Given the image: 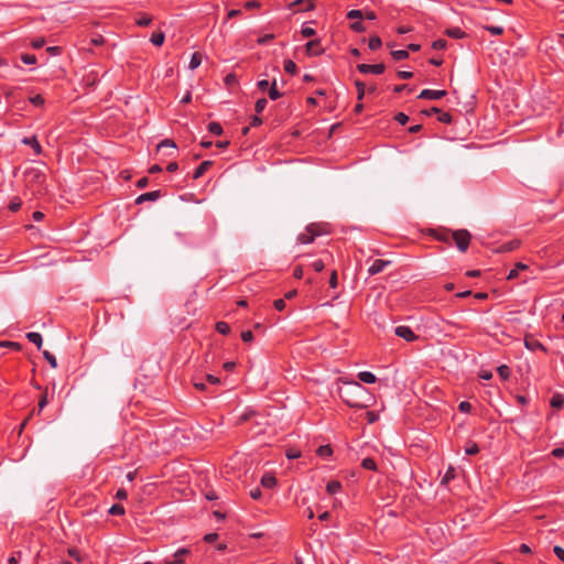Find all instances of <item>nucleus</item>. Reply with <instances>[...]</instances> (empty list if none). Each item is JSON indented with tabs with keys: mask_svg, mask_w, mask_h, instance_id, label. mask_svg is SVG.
<instances>
[{
	"mask_svg": "<svg viewBox=\"0 0 564 564\" xmlns=\"http://www.w3.org/2000/svg\"><path fill=\"white\" fill-rule=\"evenodd\" d=\"M527 269H528V265H527V264H524V263H522V262H518V263L516 264V267H514L512 270H510V272H509V274H508L507 279H508V280H513V279H516V278L518 276L519 271H521V270H527Z\"/></svg>",
	"mask_w": 564,
	"mask_h": 564,
	"instance_id": "nucleus-24",
	"label": "nucleus"
},
{
	"mask_svg": "<svg viewBox=\"0 0 564 564\" xmlns=\"http://www.w3.org/2000/svg\"><path fill=\"white\" fill-rule=\"evenodd\" d=\"M394 334L406 341H414L417 338V336L414 334L411 327L405 325H400L395 327Z\"/></svg>",
	"mask_w": 564,
	"mask_h": 564,
	"instance_id": "nucleus-6",
	"label": "nucleus"
},
{
	"mask_svg": "<svg viewBox=\"0 0 564 564\" xmlns=\"http://www.w3.org/2000/svg\"><path fill=\"white\" fill-rule=\"evenodd\" d=\"M301 33L304 37H311V36L315 35V30L311 26L304 25L301 30Z\"/></svg>",
	"mask_w": 564,
	"mask_h": 564,
	"instance_id": "nucleus-49",
	"label": "nucleus"
},
{
	"mask_svg": "<svg viewBox=\"0 0 564 564\" xmlns=\"http://www.w3.org/2000/svg\"><path fill=\"white\" fill-rule=\"evenodd\" d=\"M257 85H258V88L262 91L267 90L271 86L269 80H267V79L259 80Z\"/></svg>",
	"mask_w": 564,
	"mask_h": 564,
	"instance_id": "nucleus-63",
	"label": "nucleus"
},
{
	"mask_svg": "<svg viewBox=\"0 0 564 564\" xmlns=\"http://www.w3.org/2000/svg\"><path fill=\"white\" fill-rule=\"evenodd\" d=\"M524 346L529 349V350H543L545 351V347L536 339L530 337V338H525L524 340Z\"/></svg>",
	"mask_w": 564,
	"mask_h": 564,
	"instance_id": "nucleus-15",
	"label": "nucleus"
},
{
	"mask_svg": "<svg viewBox=\"0 0 564 564\" xmlns=\"http://www.w3.org/2000/svg\"><path fill=\"white\" fill-rule=\"evenodd\" d=\"M446 34L453 39H462L465 36V32L459 28L447 29Z\"/></svg>",
	"mask_w": 564,
	"mask_h": 564,
	"instance_id": "nucleus-28",
	"label": "nucleus"
},
{
	"mask_svg": "<svg viewBox=\"0 0 564 564\" xmlns=\"http://www.w3.org/2000/svg\"><path fill=\"white\" fill-rule=\"evenodd\" d=\"M165 149H169L170 152L166 153L167 156H171L175 153V150H176V144L173 140L171 139H165L163 141H161L158 145H156V151L158 152H164Z\"/></svg>",
	"mask_w": 564,
	"mask_h": 564,
	"instance_id": "nucleus-10",
	"label": "nucleus"
},
{
	"mask_svg": "<svg viewBox=\"0 0 564 564\" xmlns=\"http://www.w3.org/2000/svg\"><path fill=\"white\" fill-rule=\"evenodd\" d=\"M454 477H455V469H454V467L449 466L448 469L446 470L445 475L443 476L441 484L446 485Z\"/></svg>",
	"mask_w": 564,
	"mask_h": 564,
	"instance_id": "nucleus-37",
	"label": "nucleus"
},
{
	"mask_svg": "<svg viewBox=\"0 0 564 564\" xmlns=\"http://www.w3.org/2000/svg\"><path fill=\"white\" fill-rule=\"evenodd\" d=\"M273 306L276 311H283L285 308L284 299H278L273 302Z\"/></svg>",
	"mask_w": 564,
	"mask_h": 564,
	"instance_id": "nucleus-58",
	"label": "nucleus"
},
{
	"mask_svg": "<svg viewBox=\"0 0 564 564\" xmlns=\"http://www.w3.org/2000/svg\"><path fill=\"white\" fill-rule=\"evenodd\" d=\"M518 247H519V241H517V240H511V241L503 242L502 245H500V246L496 249V252H498V253L511 252V251H513L514 249H517Z\"/></svg>",
	"mask_w": 564,
	"mask_h": 564,
	"instance_id": "nucleus-13",
	"label": "nucleus"
},
{
	"mask_svg": "<svg viewBox=\"0 0 564 564\" xmlns=\"http://www.w3.org/2000/svg\"><path fill=\"white\" fill-rule=\"evenodd\" d=\"M553 552L558 557V560L564 562V549L561 546H554Z\"/></svg>",
	"mask_w": 564,
	"mask_h": 564,
	"instance_id": "nucleus-62",
	"label": "nucleus"
},
{
	"mask_svg": "<svg viewBox=\"0 0 564 564\" xmlns=\"http://www.w3.org/2000/svg\"><path fill=\"white\" fill-rule=\"evenodd\" d=\"M358 379L364 382V383H368V384H371V383H375L377 378L376 376L370 372V371H361L358 373Z\"/></svg>",
	"mask_w": 564,
	"mask_h": 564,
	"instance_id": "nucleus-17",
	"label": "nucleus"
},
{
	"mask_svg": "<svg viewBox=\"0 0 564 564\" xmlns=\"http://www.w3.org/2000/svg\"><path fill=\"white\" fill-rule=\"evenodd\" d=\"M152 22V17L147 13H140L135 19V24L139 26H148Z\"/></svg>",
	"mask_w": 564,
	"mask_h": 564,
	"instance_id": "nucleus-21",
	"label": "nucleus"
},
{
	"mask_svg": "<svg viewBox=\"0 0 564 564\" xmlns=\"http://www.w3.org/2000/svg\"><path fill=\"white\" fill-rule=\"evenodd\" d=\"M337 272L334 270L330 274V278H329V286L335 289L337 288Z\"/></svg>",
	"mask_w": 564,
	"mask_h": 564,
	"instance_id": "nucleus-61",
	"label": "nucleus"
},
{
	"mask_svg": "<svg viewBox=\"0 0 564 564\" xmlns=\"http://www.w3.org/2000/svg\"><path fill=\"white\" fill-rule=\"evenodd\" d=\"M241 339L245 341V343H250L252 341L253 339V334L251 330H245L241 333Z\"/></svg>",
	"mask_w": 564,
	"mask_h": 564,
	"instance_id": "nucleus-59",
	"label": "nucleus"
},
{
	"mask_svg": "<svg viewBox=\"0 0 564 564\" xmlns=\"http://www.w3.org/2000/svg\"><path fill=\"white\" fill-rule=\"evenodd\" d=\"M347 18L350 20H355V19L361 20L364 18V12L361 10L354 9L347 13Z\"/></svg>",
	"mask_w": 564,
	"mask_h": 564,
	"instance_id": "nucleus-40",
	"label": "nucleus"
},
{
	"mask_svg": "<svg viewBox=\"0 0 564 564\" xmlns=\"http://www.w3.org/2000/svg\"><path fill=\"white\" fill-rule=\"evenodd\" d=\"M395 120H397L400 124L404 126V124L409 121V117H408L404 112H398V113L395 115Z\"/></svg>",
	"mask_w": 564,
	"mask_h": 564,
	"instance_id": "nucleus-51",
	"label": "nucleus"
},
{
	"mask_svg": "<svg viewBox=\"0 0 564 564\" xmlns=\"http://www.w3.org/2000/svg\"><path fill=\"white\" fill-rule=\"evenodd\" d=\"M390 264H391L390 260L377 259L369 267L368 273H369V275L378 274V273L382 272Z\"/></svg>",
	"mask_w": 564,
	"mask_h": 564,
	"instance_id": "nucleus-7",
	"label": "nucleus"
},
{
	"mask_svg": "<svg viewBox=\"0 0 564 564\" xmlns=\"http://www.w3.org/2000/svg\"><path fill=\"white\" fill-rule=\"evenodd\" d=\"M337 393L350 408H367L371 401L369 391L355 380H339Z\"/></svg>",
	"mask_w": 564,
	"mask_h": 564,
	"instance_id": "nucleus-1",
	"label": "nucleus"
},
{
	"mask_svg": "<svg viewBox=\"0 0 564 564\" xmlns=\"http://www.w3.org/2000/svg\"><path fill=\"white\" fill-rule=\"evenodd\" d=\"M362 466H364V468L369 469V470L377 469L376 460H362Z\"/></svg>",
	"mask_w": 564,
	"mask_h": 564,
	"instance_id": "nucleus-60",
	"label": "nucleus"
},
{
	"mask_svg": "<svg viewBox=\"0 0 564 564\" xmlns=\"http://www.w3.org/2000/svg\"><path fill=\"white\" fill-rule=\"evenodd\" d=\"M26 338L30 343L36 345L37 348H41L43 339H42V335L40 333L30 332L26 334Z\"/></svg>",
	"mask_w": 564,
	"mask_h": 564,
	"instance_id": "nucleus-19",
	"label": "nucleus"
},
{
	"mask_svg": "<svg viewBox=\"0 0 564 564\" xmlns=\"http://www.w3.org/2000/svg\"><path fill=\"white\" fill-rule=\"evenodd\" d=\"M276 484V479L271 474H265L261 478V485L265 488H273Z\"/></svg>",
	"mask_w": 564,
	"mask_h": 564,
	"instance_id": "nucleus-20",
	"label": "nucleus"
},
{
	"mask_svg": "<svg viewBox=\"0 0 564 564\" xmlns=\"http://www.w3.org/2000/svg\"><path fill=\"white\" fill-rule=\"evenodd\" d=\"M426 116H432L435 113L437 116V120L443 123H451L452 122V115L449 112L443 111L442 109L437 107H432L429 110L423 111Z\"/></svg>",
	"mask_w": 564,
	"mask_h": 564,
	"instance_id": "nucleus-5",
	"label": "nucleus"
},
{
	"mask_svg": "<svg viewBox=\"0 0 564 564\" xmlns=\"http://www.w3.org/2000/svg\"><path fill=\"white\" fill-rule=\"evenodd\" d=\"M315 454L319 457H327L333 455V448L329 445H319L315 449Z\"/></svg>",
	"mask_w": 564,
	"mask_h": 564,
	"instance_id": "nucleus-23",
	"label": "nucleus"
},
{
	"mask_svg": "<svg viewBox=\"0 0 564 564\" xmlns=\"http://www.w3.org/2000/svg\"><path fill=\"white\" fill-rule=\"evenodd\" d=\"M200 64H202L200 53H198V52L193 53L191 56L189 65H188L189 69L193 70V69L197 68Z\"/></svg>",
	"mask_w": 564,
	"mask_h": 564,
	"instance_id": "nucleus-25",
	"label": "nucleus"
},
{
	"mask_svg": "<svg viewBox=\"0 0 564 564\" xmlns=\"http://www.w3.org/2000/svg\"><path fill=\"white\" fill-rule=\"evenodd\" d=\"M341 488V485L339 481H336V480H333V481H329L326 486V490L329 495H334L336 492H338Z\"/></svg>",
	"mask_w": 564,
	"mask_h": 564,
	"instance_id": "nucleus-31",
	"label": "nucleus"
},
{
	"mask_svg": "<svg viewBox=\"0 0 564 564\" xmlns=\"http://www.w3.org/2000/svg\"><path fill=\"white\" fill-rule=\"evenodd\" d=\"M471 236L466 229H458L452 232V240L455 241L457 249L465 252L470 243Z\"/></svg>",
	"mask_w": 564,
	"mask_h": 564,
	"instance_id": "nucleus-3",
	"label": "nucleus"
},
{
	"mask_svg": "<svg viewBox=\"0 0 564 564\" xmlns=\"http://www.w3.org/2000/svg\"><path fill=\"white\" fill-rule=\"evenodd\" d=\"M109 512L115 516H121L124 513V508L121 505H113Z\"/></svg>",
	"mask_w": 564,
	"mask_h": 564,
	"instance_id": "nucleus-45",
	"label": "nucleus"
},
{
	"mask_svg": "<svg viewBox=\"0 0 564 564\" xmlns=\"http://www.w3.org/2000/svg\"><path fill=\"white\" fill-rule=\"evenodd\" d=\"M282 96V94L276 88V82L273 80V83L271 84L270 88H269V98L271 100H276L279 99L280 97Z\"/></svg>",
	"mask_w": 564,
	"mask_h": 564,
	"instance_id": "nucleus-30",
	"label": "nucleus"
},
{
	"mask_svg": "<svg viewBox=\"0 0 564 564\" xmlns=\"http://www.w3.org/2000/svg\"><path fill=\"white\" fill-rule=\"evenodd\" d=\"M355 86L357 88V99L360 101L365 97L366 85L360 80H356Z\"/></svg>",
	"mask_w": 564,
	"mask_h": 564,
	"instance_id": "nucleus-34",
	"label": "nucleus"
},
{
	"mask_svg": "<svg viewBox=\"0 0 564 564\" xmlns=\"http://www.w3.org/2000/svg\"><path fill=\"white\" fill-rule=\"evenodd\" d=\"M311 265L316 272H321L325 268V263L321 259L313 261Z\"/></svg>",
	"mask_w": 564,
	"mask_h": 564,
	"instance_id": "nucleus-48",
	"label": "nucleus"
},
{
	"mask_svg": "<svg viewBox=\"0 0 564 564\" xmlns=\"http://www.w3.org/2000/svg\"><path fill=\"white\" fill-rule=\"evenodd\" d=\"M30 101L34 106H42L44 104V98L41 95H35V96L30 98Z\"/></svg>",
	"mask_w": 564,
	"mask_h": 564,
	"instance_id": "nucleus-57",
	"label": "nucleus"
},
{
	"mask_svg": "<svg viewBox=\"0 0 564 564\" xmlns=\"http://www.w3.org/2000/svg\"><path fill=\"white\" fill-rule=\"evenodd\" d=\"M497 372L502 380H508L510 378L511 371L507 365H501L497 368Z\"/></svg>",
	"mask_w": 564,
	"mask_h": 564,
	"instance_id": "nucleus-27",
	"label": "nucleus"
},
{
	"mask_svg": "<svg viewBox=\"0 0 564 564\" xmlns=\"http://www.w3.org/2000/svg\"><path fill=\"white\" fill-rule=\"evenodd\" d=\"M446 90L423 89L420 93L419 98L435 100L443 98L444 96H446Z\"/></svg>",
	"mask_w": 564,
	"mask_h": 564,
	"instance_id": "nucleus-8",
	"label": "nucleus"
},
{
	"mask_svg": "<svg viewBox=\"0 0 564 564\" xmlns=\"http://www.w3.org/2000/svg\"><path fill=\"white\" fill-rule=\"evenodd\" d=\"M308 55H319L323 53L321 43L318 40L308 41L305 45Z\"/></svg>",
	"mask_w": 564,
	"mask_h": 564,
	"instance_id": "nucleus-11",
	"label": "nucleus"
},
{
	"mask_svg": "<svg viewBox=\"0 0 564 564\" xmlns=\"http://www.w3.org/2000/svg\"><path fill=\"white\" fill-rule=\"evenodd\" d=\"M207 128L208 131L215 135H220L223 133V127L216 121L209 122Z\"/></svg>",
	"mask_w": 564,
	"mask_h": 564,
	"instance_id": "nucleus-29",
	"label": "nucleus"
},
{
	"mask_svg": "<svg viewBox=\"0 0 564 564\" xmlns=\"http://www.w3.org/2000/svg\"><path fill=\"white\" fill-rule=\"evenodd\" d=\"M28 176L30 177H33L34 180H36L39 183L43 182L44 181V175H42L39 171L36 170H31L28 172Z\"/></svg>",
	"mask_w": 564,
	"mask_h": 564,
	"instance_id": "nucleus-46",
	"label": "nucleus"
},
{
	"mask_svg": "<svg viewBox=\"0 0 564 564\" xmlns=\"http://www.w3.org/2000/svg\"><path fill=\"white\" fill-rule=\"evenodd\" d=\"M22 142H23L24 144L30 145V147L33 149V151H34V153H35L36 155L41 154V152H42V148H41V144L39 143V141H37V139H36L35 137L24 138V139L22 140Z\"/></svg>",
	"mask_w": 564,
	"mask_h": 564,
	"instance_id": "nucleus-16",
	"label": "nucleus"
},
{
	"mask_svg": "<svg viewBox=\"0 0 564 564\" xmlns=\"http://www.w3.org/2000/svg\"><path fill=\"white\" fill-rule=\"evenodd\" d=\"M324 234H327L325 225L311 224L306 227L305 232L297 236V241L302 245L312 243L316 237Z\"/></svg>",
	"mask_w": 564,
	"mask_h": 564,
	"instance_id": "nucleus-2",
	"label": "nucleus"
},
{
	"mask_svg": "<svg viewBox=\"0 0 564 564\" xmlns=\"http://www.w3.org/2000/svg\"><path fill=\"white\" fill-rule=\"evenodd\" d=\"M552 455L554 457H563L564 456V446L556 447L552 451Z\"/></svg>",
	"mask_w": 564,
	"mask_h": 564,
	"instance_id": "nucleus-64",
	"label": "nucleus"
},
{
	"mask_svg": "<svg viewBox=\"0 0 564 564\" xmlns=\"http://www.w3.org/2000/svg\"><path fill=\"white\" fill-rule=\"evenodd\" d=\"M213 165L212 161H203L194 171L193 177L195 180L202 177L204 173Z\"/></svg>",
	"mask_w": 564,
	"mask_h": 564,
	"instance_id": "nucleus-14",
	"label": "nucleus"
},
{
	"mask_svg": "<svg viewBox=\"0 0 564 564\" xmlns=\"http://www.w3.org/2000/svg\"><path fill=\"white\" fill-rule=\"evenodd\" d=\"M267 99L265 98H260L256 101V105H254V110L257 113H261L265 106H267Z\"/></svg>",
	"mask_w": 564,
	"mask_h": 564,
	"instance_id": "nucleus-41",
	"label": "nucleus"
},
{
	"mask_svg": "<svg viewBox=\"0 0 564 564\" xmlns=\"http://www.w3.org/2000/svg\"><path fill=\"white\" fill-rule=\"evenodd\" d=\"M160 196H161L160 191L148 192V193H144V194H141L140 196H138L135 199V203L141 204L145 200L154 202V200L159 199Z\"/></svg>",
	"mask_w": 564,
	"mask_h": 564,
	"instance_id": "nucleus-12",
	"label": "nucleus"
},
{
	"mask_svg": "<svg viewBox=\"0 0 564 564\" xmlns=\"http://www.w3.org/2000/svg\"><path fill=\"white\" fill-rule=\"evenodd\" d=\"M165 35L163 32H154L150 37V42L155 46H161L164 43Z\"/></svg>",
	"mask_w": 564,
	"mask_h": 564,
	"instance_id": "nucleus-22",
	"label": "nucleus"
},
{
	"mask_svg": "<svg viewBox=\"0 0 564 564\" xmlns=\"http://www.w3.org/2000/svg\"><path fill=\"white\" fill-rule=\"evenodd\" d=\"M21 61L24 64L33 65V64L36 63V57H35V55H31V54H22L21 55Z\"/></svg>",
	"mask_w": 564,
	"mask_h": 564,
	"instance_id": "nucleus-42",
	"label": "nucleus"
},
{
	"mask_svg": "<svg viewBox=\"0 0 564 564\" xmlns=\"http://www.w3.org/2000/svg\"><path fill=\"white\" fill-rule=\"evenodd\" d=\"M189 552L191 551L187 547L180 549L174 553L173 560H165L164 563L165 564H184V556L189 554Z\"/></svg>",
	"mask_w": 564,
	"mask_h": 564,
	"instance_id": "nucleus-9",
	"label": "nucleus"
},
{
	"mask_svg": "<svg viewBox=\"0 0 564 564\" xmlns=\"http://www.w3.org/2000/svg\"><path fill=\"white\" fill-rule=\"evenodd\" d=\"M452 232L453 231H444V232H441L437 235V239L441 240V241H449L452 239Z\"/></svg>",
	"mask_w": 564,
	"mask_h": 564,
	"instance_id": "nucleus-54",
	"label": "nucleus"
},
{
	"mask_svg": "<svg viewBox=\"0 0 564 564\" xmlns=\"http://www.w3.org/2000/svg\"><path fill=\"white\" fill-rule=\"evenodd\" d=\"M43 356L46 359V361L51 365L52 368L57 367V360L54 355H52L50 351L45 350V351H43Z\"/></svg>",
	"mask_w": 564,
	"mask_h": 564,
	"instance_id": "nucleus-38",
	"label": "nucleus"
},
{
	"mask_svg": "<svg viewBox=\"0 0 564 564\" xmlns=\"http://www.w3.org/2000/svg\"><path fill=\"white\" fill-rule=\"evenodd\" d=\"M381 45H382V42L379 36L375 35L369 39L368 46L371 51H376V50L380 48Z\"/></svg>",
	"mask_w": 564,
	"mask_h": 564,
	"instance_id": "nucleus-32",
	"label": "nucleus"
},
{
	"mask_svg": "<svg viewBox=\"0 0 564 564\" xmlns=\"http://www.w3.org/2000/svg\"><path fill=\"white\" fill-rule=\"evenodd\" d=\"M273 39H274V34L270 33V34H265V35L259 37L257 42L259 45H264Z\"/></svg>",
	"mask_w": 564,
	"mask_h": 564,
	"instance_id": "nucleus-53",
	"label": "nucleus"
},
{
	"mask_svg": "<svg viewBox=\"0 0 564 564\" xmlns=\"http://www.w3.org/2000/svg\"><path fill=\"white\" fill-rule=\"evenodd\" d=\"M447 45V42L443 39H438V40H435L433 43H432V47L434 50H444Z\"/></svg>",
	"mask_w": 564,
	"mask_h": 564,
	"instance_id": "nucleus-44",
	"label": "nucleus"
},
{
	"mask_svg": "<svg viewBox=\"0 0 564 564\" xmlns=\"http://www.w3.org/2000/svg\"><path fill=\"white\" fill-rule=\"evenodd\" d=\"M22 203L19 198H15L13 199L10 205H9V208L11 212H18L21 207Z\"/></svg>",
	"mask_w": 564,
	"mask_h": 564,
	"instance_id": "nucleus-56",
	"label": "nucleus"
},
{
	"mask_svg": "<svg viewBox=\"0 0 564 564\" xmlns=\"http://www.w3.org/2000/svg\"><path fill=\"white\" fill-rule=\"evenodd\" d=\"M486 30L494 35H501L503 33L502 26L489 25V26H486Z\"/></svg>",
	"mask_w": 564,
	"mask_h": 564,
	"instance_id": "nucleus-47",
	"label": "nucleus"
},
{
	"mask_svg": "<svg viewBox=\"0 0 564 564\" xmlns=\"http://www.w3.org/2000/svg\"><path fill=\"white\" fill-rule=\"evenodd\" d=\"M458 409H459L460 412L468 413L471 410V404L469 402H467V401H462L458 404Z\"/></svg>",
	"mask_w": 564,
	"mask_h": 564,
	"instance_id": "nucleus-52",
	"label": "nucleus"
},
{
	"mask_svg": "<svg viewBox=\"0 0 564 564\" xmlns=\"http://www.w3.org/2000/svg\"><path fill=\"white\" fill-rule=\"evenodd\" d=\"M216 330L221 335H228L230 333V326L226 322H218L216 324Z\"/></svg>",
	"mask_w": 564,
	"mask_h": 564,
	"instance_id": "nucleus-36",
	"label": "nucleus"
},
{
	"mask_svg": "<svg viewBox=\"0 0 564 564\" xmlns=\"http://www.w3.org/2000/svg\"><path fill=\"white\" fill-rule=\"evenodd\" d=\"M357 69L362 73V74H376V75H380L384 72L386 69V66L384 64L380 63V64H373V65H370V64H358L357 65Z\"/></svg>",
	"mask_w": 564,
	"mask_h": 564,
	"instance_id": "nucleus-4",
	"label": "nucleus"
},
{
	"mask_svg": "<svg viewBox=\"0 0 564 564\" xmlns=\"http://www.w3.org/2000/svg\"><path fill=\"white\" fill-rule=\"evenodd\" d=\"M284 70L288 73V74H291V75H295L296 72H297V66L296 64L291 61V59H286L284 62Z\"/></svg>",
	"mask_w": 564,
	"mask_h": 564,
	"instance_id": "nucleus-33",
	"label": "nucleus"
},
{
	"mask_svg": "<svg viewBox=\"0 0 564 564\" xmlns=\"http://www.w3.org/2000/svg\"><path fill=\"white\" fill-rule=\"evenodd\" d=\"M478 452H479V447L475 443H471L465 447V454L468 456L476 455V454H478Z\"/></svg>",
	"mask_w": 564,
	"mask_h": 564,
	"instance_id": "nucleus-39",
	"label": "nucleus"
},
{
	"mask_svg": "<svg viewBox=\"0 0 564 564\" xmlns=\"http://www.w3.org/2000/svg\"><path fill=\"white\" fill-rule=\"evenodd\" d=\"M391 56L395 61H401V59H405L409 57V52L405 50H397V51L391 52Z\"/></svg>",
	"mask_w": 564,
	"mask_h": 564,
	"instance_id": "nucleus-35",
	"label": "nucleus"
},
{
	"mask_svg": "<svg viewBox=\"0 0 564 564\" xmlns=\"http://www.w3.org/2000/svg\"><path fill=\"white\" fill-rule=\"evenodd\" d=\"M45 44V40L43 37H37L31 42V46L35 50L41 48Z\"/></svg>",
	"mask_w": 564,
	"mask_h": 564,
	"instance_id": "nucleus-55",
	"label": "nucleus"
},
{
	"mask_svg": "<svg viewBox=\"0 0 564 564\" xmlns=\"http://www.w3.org/2000/svg\"><path fill=\"white\" fill-rule=\"evenodd\" d=\"M260 7H261V3L257 0H250L245 3V8L247 10L259 9Z\"/></svg>",
	"mask_w": 564,
	"mask_h": 564,
	"instance_id": "nucleus-50",
	"label": "nucleus"
},
{
	"mask_svg": "<svg viewBox=\"0 0 564 564\" xmlns=\"http://www.w3.org/2000/svg\"><path fill=\"white\" fill-rule=\"evenodd\" d=\"M350 29L357 33H361V32L366 31V26L364 25V23L361 21H356V22L351 23Z\"/></svg>",
	"mask_w": 564,
	"mask_h": 564,
	"instance_id": "nucleus-43",
	"label": "nucleus"
},
{
	"mask_svg": "<svg viewBox=\"0 0 564 564\" xmlns=\"http://www.w3.org/2000/svg\"><path fill=\"white\" fill-rule=\"evenodd\" d=\"M550 404L554 409H562L564 406V397L561 393H554L551 398Z\"/></svg>",
	"mask_w": 564,
	"mask_h": 564,
	"instance_id": "nucleus-18",
	"label": "nucleus"
},
{
	"mask_svg": "<svg viewBox=\"0 0 564 564\" xmlns=\"http://www.w3.org/2000/svg\"><path fill=\"white\" fill-rule=\"evenodd\" d=\"M304 3V0H294L293 2L290 3V9L292 10H296V11H307V10H311L313 7L311 3H307L306 7L304 8H299L301 4Z\"/></svg>",
	"mask_w": 564,
	"mask_h": 564,
	"instance_id": "nucleus-26",
	"label": "nucleus"
}]
</instances>
